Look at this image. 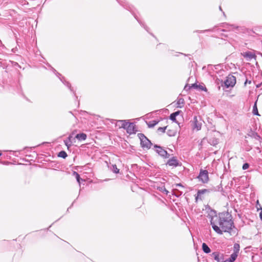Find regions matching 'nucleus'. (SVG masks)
Masks as SVG:
<instances>
[{"mask_svg": "<svg viewBox=\"0 0 262 262\" xmlns=\"http://www.w3.org/2000/svg\"><path fill=\"white\" fill-rule=\"evenodd\" d=\"M125 129L129 134H135L136 132L135 125L134 123L129 122Z\"/></svg>", "mask_w": 262, "mask_h": 262, "instance_id": "nucleus-9", "label": "nucleus"}, {"mask_svg": "<svg viewBox=\"0 0 262 262\" xmlns=\"http://www.w3.org/2000/svg\"><path fill=\"white\" fill-rule=\"evenodd\" d=\"M211 31V30L210 29H208V30H203V31H196V32H200V33H204V32H208V31Z\"/></svg>", "mask_w": 262, "mask_h": 262, "instance_id": "nucleus-33", "label": "nucleus"}, {"mask_svg": "<svg viewBox=\"0 0 262 262\" xmlns=\"http://www.w3.org/2000/svg\"><path fill=\"white\" fill-rule=\"evenodd\" d=\"M159 121L156 120H152L149 121L148 123V126L149 127H153L158 123Z\"/></svg>", "mask_w": 262, "mask_h": 262, "instance_id": "nucleus-21", "label": "nucleus"}, {"mask_svg": "<svg viewBox=\"0 0 262 262\" xmlns=\"http://www.w3.org/2000/svg\"><path fill=\"white\" fill-rule=\"evenodd\" d=\"M118 123L121 124V127L125 129L129 122L125 120H119Z\"/></svg>", "mask_w": 262, "mask_h": 262, "instance_id": "nucleus-17", "label": "nucleus"}, {"mask_svg": "<svg viewBox=\"0 0 262 262\" xmlns=\"http://www.w3.org/2000/svg\"><path fill=\"white\" fill-rule=\"evenodd\" d=\"M167 165L170 166L177 167L179 165V162L177 158L173 157L168 160Z\"/></svg>", "mask_w": 262, "mask_h": 262, "instance_id": "nucleus-11", "label": "nucleus"}, {"mask_svg": "<svg viewBox=\"0 0 262 262\" xmlns=\"http://www.w3.org/2000/svg\"><path fill=\"white\" fill-rule=\"evenodd\" d=\"M111 170L115 173H118L119 172V169L117 167L116 165H112L110 167Z\"/></svg>", "mask_w": 262, "mask_h": 262, "instance_id": "nucleus-22", "label": "nucleus"}, {"mask_svg": "<svg viewBox=\"0 0 262 262\" xmlns=\"http://www.w3.org/2000/svg\"><path fill=\"white\" fill-rule=\"evenodd\" d=\"M224 27H225L227 29H229V30H232L234 29H236L237 28V27H236L234 25H229V24H225V26H224Z\"/></svg>", "mask_w": 262, "mask_h": 262, "instance_id": "nucleus-26", "label": "nucleus"}, {"mask_svg": "<svg viewBox=\"0 0 262 262\" xmlns=\"http://www.w3.org/2000/svg\"><path fill=\"white\" fill-rule=\"evenodd\" d=\"M73 175L75 176L76 180L77 182L79 183V186L80 185V181L82 180L80 177V175L76 171L73 172Z\"/></svg>", "mask_w": 262, "mask_h": 262, "instance_id": "nucleus-23", "label": "nucleus"}, {"mask_svg": "<svg viewBox=\"0 0 262 262\" xmlns=\"http://www.w3.org/2000/svg\"><path fill=\"white\" fill-rule=\"evenodd\" d=\"M176 186H177L183 187L181 183L177 184H176Z\"/></svg>", "mask_w": 262, "mask_h": 262, "instance_id": "nucleus-39", "label": "nucleus"}, {"mask_svg": "<svg viewBox=\"0 0 262 262\" xmlns=\"http://www.w3.org/2000/svg\"><path fill=\"white\" fill-rule=\"evenodd\" d=\"M237 256L238 254L233 253L232 254H231L229 259L231 260V262H234L236 259Z\"/></svg>", "mask_w": 262, "mask_h": 262, "instance_id": "nucleus-24", "label": "nucleus"}, {"mask_svg": "<svg viewBox=\"0 0 262 262\" xmlns=\"http://www.w3.org/2000/svg\"><path fill=\"white\" fill-rule=\"evenodd\" d=\"M52 69H53V71H54V72H56V73H57V74H58L59 76H61V75H60L59 73H58V72H56V71L55 70V69H53V68H52Z\"/></svg>", "mask_w": 262, "mask_h": 262, "instance_id": "nucleus-38", "label": "nucleus"}, {"mask_svg": "<svg viewBox=\"0 0 262 262\" xmlns=\"http://www.w3.org/2000/svg\"><path fill=\"white\" fill-rule=\"evenodd\" d=\"M190 87H191V88L198 89V85L197 84H196V83L192 84L190 85Z\"/></svg>", "mask_w": 262, "mask_h": 262, "instance_id": "nucleus-31", "label": "nucleus"}, {"mask_svg": "<svg viewBox=\"0 0 262 262\" xmlns=\"http://www.w3.org/2000/svg\"><path fill=\"white\" fill-rule=\"evenodd\" d=\"M177 134V130L176 129H169L167 131V134L170 137H173L176 136Z\"/></svg>", "mask_w": 262, "mask_h": 262, "instance_id": "nucleus-19", "label": "nucleus"}, {"mask_svg": "<svg viewBox=\"0 0 262 262\" xmlns=\"http://www.w3.org/2000/svg\"><path fill=\"white\" fill-rule=\"evenodd\" d=\"M261 84H259L257 85H256V87H257V88H259V87H260V85H261Z\"/></svg>", "mask_w": 262, "mask_h": 262, "instance_id": "nucleus-40", "label": "nucleus"}, {"mask_svg": "<svg viewBox=\"0 0 262 262\" xmlns=\"http://www.w3.org/2000/svg\"><path fill=\"white\" fill-rule=\"evenodd\" d=\"M210 223L213 229L219 234H222L223 232H228L230 234H237L232 215L228 212L220 213L218 216L212 217Z\"/></svg>", "mask_w": 262, "mask_h": 262, "instance_id": "nucleus-1", "label": "nucleus"}, {"mask_svg": "<svg viewBox=\"0 0 262 262\" xmlns=\"http://www.w3.org/2000/svg\"><path fill=\"white\" fill-rule=\"evenodd\" d=\"M191 89L190 85H189L188 84L186 85L184 87V90L185 91H188Z\"/></svg>", "mask_w": 262, "mask_h": 262, "instance_id": "nucleus-32", "label": "nucleus"}, {"mask_svg": "<svg viewBox=\"0 0 262 262\" xmlns=\"http://www.w3.org/2000/svg\"><path fill=\"white\" fill-rule=\"evenodd\" d=\"M251 81L250 80H248L247 79L246 80L245 82V84H246L247 83L250 84Z\"/></svg>", "mask_w": 262, "mask_h": 262, "instance_id": "nucleus-35", "label": "nucleus"}, {"mask_svg": "<svg viewBox=\"0 0 262 262\" xmlns=\"http://www.w3.org/2000/svg\"><path fill=\"white\" fill-rule=\"evenodd\" d=\"M154 148H156V152L158 153L160 156L165 158L168 157V156L169 155L168 154L166 150L163 148L162 147L157 145H155Z\"/></svg>", "mask_w": 262, "mask_h": 262, "instance_id": "nucleus-7", "label": "nucleus"}, {"mask_svg": "<svg viewBox=\"0 0 262 262\" xmlns=\"http://www.w3.org/2000/svg\"><path fill=\"white\" fill-rule=\"evenodd\" d=\"M164 191L166 192V194L168 192V191L167 190H166L165 189Z\"/></svg>", "mask_w": 262, "mask_h": 262, "instance_id": "nucleus-41", "label": "nucleus"}, {"mask_svg": "<svg viewBox=\"0 0 262 262\" xmlns=\"http://www.w3.org/2000/svg\"><path fill=\"white\" fill-rule=\"evenodd\" d=\"M1 155H2V153H1V152H0V157L1 156Z\"/></svg>", "mask_w": 262, "mask_h": 262, "instance_id": "nucleus-44", "label": "nucleus"}, {"mask_svg": "<svg viewBox=\"0 0 262 262\" xmlns=\"http://www.w3.org/2000/svg\"><path fill=\"white\" fill-rule=\"evenodd\" d=\"M87 136L84 133H80L77 134L75 136V138L78 139L79 141H84L86 140Z\"/></svg>", "mask_w": 262, "mask_h": 262, "instance_id": "nucleus-13", "label": "nucleus"}, {"mask_svg": "<svg viewBox=\"0 0 262 262\" xmlns=\"http://www.w3.org/2000/svg\"><path fill=\"white\" fill-rule=\"evenodd\" d=\"M253 114L255 115H259L256 103H255L253 107Z\"/></svg>", "mask_w": 262, "mask_h": 262, "instance_id": "nucleus-27", "label": "nucleus"}, {"mask_svg": "<svg viewBox=\"0 0 262 262\" xmlns=\"http://www.w3.org/2000/svg\"><path fill=\"white\" fill-rule=\"evenodd\" d=\"M236 83L235 77L233 76H229L227 77L226 80L224 82V84L226 88L233 87Z\"/></svg>", "mask_w": 262, "mask_h": 262, "instance_id": "nucleus-6", "label": "nucleus"}, {"mask_svg": "<svg viewBox=\"0 0 262 262\" xmlns=\"http://www.w3.org/2000/svg\"><path fill=\"white\" fill-rule=\"evenodd\" d=\"M59 78H60V80L63 82V83H64V85H66L67 86H68L70 89V90H71V92H73L74 93V94L75 96L76 94L75 93V92L74 91L73 89L71 88V85L70 83L69 82L66 81L64 80L63 77H62V78L59 77Z\"/></svg>", "mask_w": 262, "mask_h": 262, "instance_id": "nucleus-14", "label": "nucleus"}, {"mask_svg": "<svg viewBox=\"0 0 262 262\" xmlns=\"http://www.w3.org/2000/svg\"><path fill=\"white\" fill-rule=\"evenodd\" d=\"M69 113H70V114H71L72 115H74V114H73V113H72L71 111H70V112H69Z\"/></svg>", "mask_w": 262, "mask_h": 262, "instance_id": "nucleus-42", "label": "nucleus"}, {"mask_svg": "<svg viewBox=\"0 0 262 262\" xmlns=\"http://www.w3.org/2000/svg\"><path fill=\"white\" fill-rule=\"evenodd\" d=\"M220 10L221 11H222V8H221V6L220 7Z\"/></svg>", "mask_w": 262, "mask_h": 262, "instance_id": "nucleus-43", "label": "nucleus"}, {"mask_svg": "<svg viewBox=\"0 0 262 262\" xmlns=\"http://www.w3.org/2000/svg\"><path fill=\"white\" fill-rule=\"evenodd\" d=\"M249 164L248 163H244L243 165L242 168L243 170H246L249 167Z\"/></svg>", "mask_w": 262, "mask_h": 262, "instance_id": "nucleus-29", "label": "nucleus"}, {"mask_svg": "<svg viewBox=\"0 0 262 262\" xmlns=\"http://www.w3.org/2000/svg\"><path fill=\"white\" fill-rule=\"evenodd\" d=\"M198 88L201 90H203L205 91H207V89L205 87H204L201 85H198Z\"/></svg>", "mask_w": 262, "mask_h": 262, "instance_id": "nucleus-30", "label": "nucleus"}, {"mask_svg": "<svg viewBox=\"0 0 262 262\" xmlns=\"http://www.w3.org/2000/svg\"><path fill=\"white\" fill-rule=\"evenodd\" d=\"M240 246L237 243H235L234 244L233 246V253L238 254L239 251Z\"/></svg>", "mask_w": 262, "mask_h": 262, "instance_id": "nucleus-20", "label": "nucleus"}, {"mask_svg": "<svg viewBox=\"0 0 262 262\" xmlns=\"http://www.w3.org/2000/svg\"><path fill=\"white\" fill-rule=\"evenodd\" d=\"M211 257L215 260L217 262H223V254H220L217 252H213L211 255Z\"/></svg>", "mask_w": 262, "mask_h": 262, "instance_id": "nucleus-10", "label": "nucleus"}, {"mask_svg": "<svg viewBox=\"0 0 262 262\" xmlns=\"http://www.w3.org/2000/svg\"><path fill=\"white\" fill-rule=\"evenodd\" d=\"M202 249H203V251H204V252H205L206 253H209L211 251L209 247L205 243H203L202 244Z\"/></svg>", "mask_w": 262, "mask_h": 262, "instance_id": "nucleus-18", "label": "nucleus"}, {"mask_svg": "<svg viewBox=\"0 0 262 262\" xmlns=\"http://www.w3.org/2000/svg\"><path fill=\"white\" fill-rule=\"evenodd\" d=\"M259 217H260V220L262 221V210H261V211L259 213Z\"/></svg>", "mask_w": 262, "mask_h": 262, "instance_id": "nucleus-36", "label": "nucleus"}, {"mask_svg": "<svg viewBox=\"0 0 262 262\" xmlns=\"http://www.w3.org/2000/svg\"><path fill=\"white\" fill-rule=\"evenodd\" d=\"M192 128L196 131L201 129L202 125V120L200 117L194 116L191 121Z\"/></svg>", "mask_w": 262, "mask_h": 262, "instance_id": "nucleus-3", "label": "nucleus"}, {"mask_svg": "<svg viewBox=\"0 0 262 262\" xmlns=\"http://www.w3.org/2000/svg\"><path fill=\"white\" fill-rule=\"evenodd\" d=\"M197 178L203 183H207L209 181L208 172L206 170L201 169Z\"/></svg>", "mask_w": 262, "mask_h": 262, "instance_id": "nucleus-5", "label": "nucleus"}, {"mask_svg": "<svg viewBox=\"0 0 262 262\" xmlns=\"http://www.w3.org/2000/svg\"><path fill=\"white\" fill-rule=\"evenodd\" d=\"M137 20H138V22H139V23H140V24H141V25H142V26H143V27L145 29V30H146L147 31H148V30H147V27H145V26H144V25H143V24H142L141 23V22L140 20H138V19H137Z\"/></svg>", "mask_w": 262, "mask_h": 262, "instance_id": "nucleus-34", "label": "nucleus"}, {"mask_svg": "<svg viewBox=\"0 0 262 262\" xmlns=\"http://www.w3.org/2000/svg\"><path fill=\"white\" fill-rule=\"evenodd\" d=\"M218 189H200L197 192V196L195 197V200L196 201H198L199 199L200 200H202V195L205 193H210L213 191H220V189L221 188V190H222L223 188L221 186H217Z\"/></svg>", "mask_w": 262, "mask_h": 262, "instance_id": "nucleus-4", "label": "nucleus"}, {"mask_svg": "<svg viewBox=\"0 0 262 262\" xmlns=\"http://www.w3.org/2000/svg\"><path fill=\"white\" fill-rule=\"evenodd\" d=\"M185 104L184 99L182 98H179L178 99L177 104V107L179 108H182L184 106Z\"/></svg>", "mask_w": 262, "mask_h": 262, "instance_id": "nucleus-15", "label": "nucleus"}, {"mask_svg": "<svg viewBox=\"0 0 262 262\" xmlns=\"http://www.w3.org/2000/svg\"><path fill=\"white\" fill-rule=\"evenodd\" d=\"M180 111H178L177 112L172 113L170 115V119L178 123V122L176 121V117L180 114Z\"/></svg>", "mask_w": 262, "mask_h": 262, "instance_id": "nucleus-16", "label": "nucleus"}, {"mask_svg": "<svg viewBox=\"0 0 262 262\" xmlns=\"http://www.w3.org/2000/svg\"><path fill=\"white\" fill-rule=\"evenodd\" d=\"M242 55L243 56L247 61H251L252 59H256V55L252 52L248 51L242 53Z\"/></svg>", "mask_w": 262, "mask_h": 262, "instance_id": "nucleus-8", "label": "nucleus"}, {"mask_svg": "<svg viewBox=\"0 0 262 262\" xmlns=\"http://www.w3.org/2000/svg\"><path fill=\"white\" fill-rule=\"evenodd\" d=\"M223 262H231V260L228 258L225 260L223 259Z\"/></svg>", "mask_w": 262, "mask_h": 262, "instance_id": "nucleus-37", "label": "nucleus"}, {"mask_svg": "<svg viewBox=\"0 0 262 262\" xmlns=\"http://www.w3.org/2000/svg\"><path fill=\"white\" fill-rule=\"evenodd\" d=\"M138 137L140 140L141 147L149 149L152 145L151 141L143 134H138Z\"/></svg>", "mask_w": 262, "mask_h": 262, "instance_id": "nucleus-2", "label": "nucleus"}, {"mask_svg": "<svg viewBox=\"0 0 262 262\" xmlns=\"http://www.w3.org/2000/svg\"><path fill=\"white\" fill-rule=\"evenodd\" d=\"M58 156L64 159L67 157V154L66 151L62 150L58 153Z\"/></svg>", "mask_w": 262, "mask_h": 262, "instance_id": "nucleus-25", "label": "nucleus"}, {"mask_svg": "<svg viewBox=\"0 0 262 262\" xmlns=\"http://www.w3.org/2000/svg\"><path fill=\"white\" fill-rule=\"evenodd\" d=\"M166 128H167V126H165L163 127H160L158 128V131L159 132H162V133H164L165 132V130H166Z\"/></svg>", "mask_w": 262, "mask_h": 262, "instance_id": "nucleus-28", "label": "nucleus"}, {"mask_svg": "<svg viewBox=\"0 0 262 262\" xmlns=\"http://www.w3.org/2000/svg\"><path fill=\"white\" fill-rule=\"evenodd\" d=\"M73 135L74 133H72V134L69 135L67 139L64 140V143L68 148H69L72 146L73 142L72 140L74 139L73 137Z\"/></svg>", "mask_w": 262, "mask_h": 262, "instance_id": "nucleus-12", "label": "nucleus"}]
</instances>
